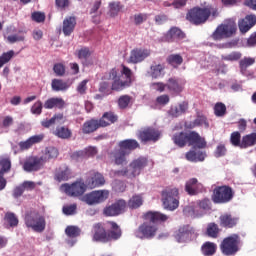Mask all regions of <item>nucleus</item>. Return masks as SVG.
<instances>
[{
  "label": "nucleus",
  "instance_id": "22",
  "mask_svg": "<svg viewBox=\"0 0 256 256\" xmlns=\"http://www.w3.org/2000/svg\"><path fill=\"white\" fill-rule=\"evenodd\" d=\"M98 129H101L99 119L92 118L83 123L81 131L83 135H91V133H95Z\"/></svg>",
  "mask_w": 256,
  "mask_h": 256
},
{
  "label": "nucleus",
  "instance_id": "57",
  "mask_svg": "<svg viewBox=\"0 0 256 256\" xmlns=\"http://www.w3.org/2000/svg\"><path fill=\"white\" fill-rule=\"evenodd\" d=\"M196 123V127H206L209 128V122H207V117L205 115H198L194 120Z\"/></svg>",
  "mask_w": 256,
  "mask_h": 256
},
{
  "label": "nucleus",
  "instance_id": "41",
  "mask_svg": "<svg viewBox=\"0 0 256 256\" xmlns=\"http://www.w3.org/2000/svg\"><path fill=\"white\" fill-rule=\"evenodd\" d=\"M168 37H170L172 41H183L186 35L184 34V32H182L181 29L177 27H172L168 32Z\"/></svg>",
  "mask_w": 256,
  "mask_h": 256
},
{
  "label": "nucleus",
  "instance_id": "24",
  "mask_svg": "<svg viewBox=\"0 0 256 256\" xmlns=\"http://www.w3.org/2000/svg\"><path fill=\"white\" fill-rule=\"evenodd\" d=\"M43 139H45V135L38 134L28 138L26 141L19 142L18 145L22 151H27V149H31V147L37 145V143H41Z\"/></svg>",
  "mask_w": 256,
  "mask_h": 256
},
{
  "label": "nucleus",
  "instance_id": "20",
  "mask_svg": "<svg viewBox=\"0 0 256 256\" xmlns=\"http://www.w3.org/2000/svg\"><path fill=\"white\" fill-rule=\"evenodd\" d=\"M256 25V16L253 14L246 15L245 18L238 20V28L242 35L251 31Z\"/></svg>",
  "mask_w": 256,
  "mask_h": 256
},
{
  "label": "nucleus",
  "instance_id": "43",
  "mask_svg": "<svg viewBox=\"0 0 256 256\" xmlns=\"http://www.w3.org/2000/svg\"><path fill=\"white\" fill-rule=\"evenodd\" d=\"M143 205V196L141 195H133L131 199L128 201V207L130 209H139Z\"/></svg>",
  "mask_w": 256,
  "mask_h": 256
},
{
  "label": "nucleus",
  "instance_id": "44",
  "mask_svg": "<svg viewBox=\"0 0 256 256\" xmlns=\"http://www.w3.org/2000/svg\"><path fill=\"white\" fill-rule=\"evenodd\" d=\"M0 167V176L5 175V173H9L11 171V159L8 157H1Z\"/></svg>",
  "mask_w": 256,
  "mask_h": 256
},
{
  "label": "nucleus",
  "instance_id": "29",
  "mask_svg": "<svg viewBox=\"0 0 256 256\" xmlns=\"http://www.w3.org/2000/svg\"><path fill=\"white\" fill-rule=\"evenodd\" d=\"M53 135L58 139L69 140L73 137V131L69 126H57L53 131Z\"/></svg>",
  "mask_w": 256,
  "mask_h": 256
},
{
  "label": "nucleus",
  "instance_id": "64",
  "mask_svg": "<svg viewBox=\"0 0 256 256\" xmlns=\"http://www.w3.org/2000/svg\"><path fill=\"white\" fill-rule=\"evenodd\" d=\"M32 21H35L36 23H43L45 21V13L43 12L32 13Z\"/></svg>",
  "mask_w": 256,
  "mask_h": 256
},
{
  "label": "nucleus",
  "instance_id": "11",
  "mask_svg": "<svg viewBox=\"0 0 256 256\" xmlns=\"http://www.w3.org/2000/svg\"><path fill=\"white\" fill-rule=\"evenodd\" d=\"M233 197H235V190H233L231 186H217L213 190L212 201L213 203L224 205L225 203L233 201Z\"/></svg>",
  "mask_w": 256,
  "mask_h": 256
},
{
  "label": "nucleus",
  "instance_id": "58",
  "mask_svg": "<svg viewBox=\"0 0 256 256\" xmlns=\"http://www.w3.org/2000/svg\"><path fill=\"white\" fill-rule=\"evenodd\" d=\"M254 63H255V58L245 57L239 62L240 69H247V67H251V65H253Z\"/></svg>",
  "mask_w": 256,
  "mask_h": 256
},
{
  "label": "nucleus",
  "instance_id": "13",
  "mask_svg": "<svg viewBox=\"0 0 256 256\" xmlns=\"http://www.w3.org/2000/svg\"><path fill=\"white\" fill-rule=\"evenodd\" d=\"M137 137L144 145L146 143H157L161 139V131L153 127H147L137 133Z\"/></svg>",
  "mask_w": 256,
  "mask_h": 256
},
{
  "label": "nucleus",
  "instance_id": "36",
  "mask_svg": "<svg viewBox=\"0 0 256 256\" xmlns=\"http://www.w3.org/2000/svg\"><path fill=\"white\" fill-rule=\"evenodd\" d=\"M200 251L203 256H213L217 253V244L215 242L206 241L202 244Z\"/></svg>",
  "mask_w": 256,
  "mask_h": 256
},
{
  "label": "nucleus",
  "instance_id": "26",
  "mask_svg": "<svg viewBox=\"0 0 256 256\" xmlns=\"http://www.w3.org/2000/svg\"><path fill=\"white\" fill-rule=\"evenodd\" d=\"M100 123V127H109L110 125H113L114 123H117L119 121V116L115 114V112L109 111L105 112L100 119H98Z\"/></svg>",
  "mask_w": 256,
  "mask_h": 256
},
{
  "label": "nucleus",
  "instance_id": "30",
  "mask_svg": "<svg viewBox=\"0 0 256 256\" xmlns=\"http://www.w3.org/2000/svg\"><path fill=\"white\" fill-rule=\"evenodd\" d=\"M64 109L65 100L59 97H52L44 102V109Z\"/></svg>",
  "mask_w": 256,
  "mask_h": 256
},
{
  "label": "nucleus",
  "instance_id": "9",
  "mask_svg": "<svg viewBox=\"0 0 256 256\" xmlns=\"http://www.w3.org/2000/svg\"><path fill=\"white\" fill-rule=\"evenodd\" d=\"M241 244V238L239 234H232L225 237L220 243V251L222 255L233 256L239 253V245Z\"/></svg>",
  "mask_w": 256,
  "mask_h": 256
},
{
  "label": "nucleus",
  "instance_id": "37",
  "mask_svg": "<svg viewBox=\"0 0 256 256\" xmlns=\"http://www.w3.org/2000/svg\"><path fill=\"white\" fill-rule=\"evenodd\" d=\"M256 145V132L247 134L242 137L241 149H247Z\"/></svg>",
  "mask_w": 256,
  "mask_h": 256
},
{
  "label": "nucleus",
  "instance_id": "8",
  "mask_svg": "<svg viewBox=\"0 0 256 256\" xmlns=\"http://www.w3.org/2000/svg\"><path fill=\"white\" fill-rule=\"evenodd\" d=\"M162 203L164 209L168 211H175L179 207V189L168 186L161 192Z\"/></svg>",
  "mask_w": 256,
  "mask_h": 256
},
{
  "label": "nucleus",
  "instance_id": "61",
  "mask_svg": "<svg viewBox=\"0 0 256 256\" xmlns=\"http://www.w3.org/2000/svg\"><path fill=\"white\" fill-rule=\"evenodd\" d=\"M227 154V148L223 144H219L214 152L215 157H225Z\"/></svg>",
  "mask_w": 256,
  "mask_h": 256
},
{
  "label": "nucleus",
  "instance_id": "49",
  "mask_svg": "<svg viewBox=\"0 0 256 256\" xmlns=\"http://www.w3.org/2000/svg\"><path fill=\"white\" fill-rule=\"evenodd\" d=\"M5 221L10 227H17L19 225V218L13 212H8L5 214Z\"/></svg>",
  "mask_w": 256,
  "mask_h": 256
},
{
  "label": "nucleus",
  "instance_id": "17",
  "mask_svg": "<svg viewBox=\"0 0 256 256\" xmlns=\"http://www.w3.org/2000/svg\"><path fill=\"white\" fill-rule=\"evenodd\" d=\"M43 163H45V159L43 157L32 156L24 162L23 169L24 171H27V173L39 171V169L43 167Z\"/></svg>",
  "mask_w": 256,
  "mask_h": 256
},
{
  "label": "nucleus",
  "instance_id": "55",
  "mask_svg": "<svg viewBox=\"0 0 256 256\" xmlns=\"http://www.w3.org/2000/svg\"><path fill=\"white\" fill-rule=\"evenodd\" d=\"M53 71H54L56 77H64V75L66 73L65 64H63V63L54 64Z\"/></svg>",
  "mask_w": 256,
  "mask_h": 256
},
{
  "label": "nucleus",
  "instance_id": "4",
  "mask_svg": "<svg viewBox=\"0 0 256 256\" xmlns=\"http://www.w3.org/2000/svg\"><path fill=\"white\" fill-rule=\"evenodd\" d=\"M211 15L212 17H217V8H214L211 5H208L204 8L196 6L191 8L187 12L186 19L187 21L192 23V25H204V23H207V21H209Z\"/></svg>",
  "mask_w": 256,
  "mask_h": 256
},
{
  "label": "nucleus",
  "instance_id": "39",
  "mask_svg": "<svg viewBox=\"0 0 256 256\" xmlns=\"http://www.w3.org/2000/svg\"><path fill=\"white\" fill-rule=\"evenodd\" d=\"M52 91H67L69 89V83L64 81L63 79H53L51 82Z\"/></svg>",
  "mask_w": 256,
  "mask_h": 256
},
{
  "label": "nucleus",
  "instance_id": "2",
  "mask_svg": "<svg viewBox=\"0 0 256 256\" xmlns=\"http://www.w3.org/2000/svg\"><path fill=\"white\" fill-rule=\"evenodd\" d=\"M136 149H141V144L136 139L121 140L117 143V148L108 153V157L114 165H127V156Z\"/></svg>",
  "mask_w": 256,
  "mask_h": 256
},
{
  "label": "nucleus",
  "instance_id": "31",
  "mask_svg": "<svg viewBox=\"0 0 256 256\" xmlns=\"http://www.w3.org/2000/svg\"><path fill=\"white\" fill-rule=\"evenodd\" d=\"M166 89L174 95H179L183 92V84L179 83L177 78H169L166 83Z\"/></svg>",
  "mask_w": 256,
  "mask_h": 256
},
{
  "label": "nucleus",
  "instance_id": "19",
  "mask_svg": "<svg viewBox=\"0 0 256 256\" xmlns=\"http://www.w3.org/2000/svg\"><path fill=\"white\" fill-rule=\"evenodd\" d=\"M195 229L190 225H183L175 232V239L178 243H185L193 237Z\"/></svg>",
  "mask_w": 256,
  "mask_h": 256
},
{
  "label": "nucleus",
  "instance_id": "3",
  "mask_svg": "<svg viewBox=\"0 0 256 256\" xmlns=\"http://www.w3.org/2000/svg\"><path fill=\"white\" fill-rule=\"evenodd\" d=\"M172 141L176 147H196L197 149H205L207 141L197 131L176 132L172 135Z\"/></svg>",
  "mask_w": 256,
  "mask_h": 256
},
{
  "label": "nucleus",
  "instance_id": "14",
  "mask_svg": "<svg viewBox=\"0 0 256 256\" xmlns=\"http://www.w3.org/2000/svg\"><path fill=\"white\" fill-rule=\"evenodd\" d=\"M127 209V201L123 199H118L114 203L107 205L103 209V214L106 217H117L123 213Z\"/></svg>",
  "mask_w": 256,
  "mask_h": 256
},
{
  "label": "nucleus",
  "instance_id": "62",
  "mask_svg": "<svg viewBox=\"0 0 256 256\" xmlns=\"http://www.w3.org/2000/svg\"><path fill=\"white\" fill-rule=\"evenodd\" d=\"M77 57L78 59H89L91 57V51L89 48H82L78 50Z\"/></svg>",
  "mask_w": 256,
  "mask_h": 256
},
{
  "label": "nucleus",
  "instance_id": "32",
  "mask_svg": "<svg viewBox=\"0 0 256 256\" xmlns=\"http://www.w3.org/2000/svg\"><path fill=\"white\" fill-rule=\"evenodd\" d=\"M75 25H77L75 17L70 16L64 19L62 31L66 37H69L75 31Z\"/></svg>",
  "mask_w": 256,
  "mask_h": 256
},
{
  "label": "nucleus",
  "instance_id": "54",
  "mask_svg": "<svg viewBox=\"0 0 256 256\" xmlns=\"http://www.w3.org/2000/svg\"><path fill=\"white\" fill-rule=\"evenodd\" d=\"M43 107V102L38 100L32 105L30 111L33 115H41L43 113Z\"/></svg>",
  "mask_w": 256,
  "mask_h": 256
},
{
  "label": "nucleus",
  "instance_id": "10",
  "mask_svg": "<svg viewBox=\"0 0 256 256\" xmlns=\"http://www.w3.org/2000/svg\"><path fill=\"white\" fill-rule=\"evenodd\" d=\"M103 81H112L111 90L112 91H124L127 87H131L130 80H121V76H119V71L117 68H112L109 72H106L103 77Z\"/></svg>",
  "mask_w": 256,
  "mask_h": 256
},
{
  "label": "nucleus",
  "instance_id": "23",
  "mask_svg": "<svg viewBox=\"0 0 256 256\" xmlns=\"http://www.w3.org/2000/svg\"><path fill=\"white\" fill-rule=\"evenodd\" d=\"M54 179L61 183L62 181H69L71 179V169L69 166L63 165L55 169Z\"/></svg>",
  "mask_w": 256,
  "mask_h": 256
},
{
  "label": "nucleus",
  "instance_id": "12",
  "mask_svg": "<svg viewBox=\"0 0 256 256\" xmlns=\"http://www.w3.org/2000/svg\"><path fill=\"white\" fill-rule=\"evenodd\" d=\"M60 191L69 197H81L87 191V186L81 181H76L72 184L64 183L60 186Z\"/></svg>",
  "mask_w": 256,
  "mask_h": 256
},
{
  "label": "nucleus",
  "instance_id": "38",
  "mask_svg": "<svg viewBox=\"0 0 256 256\" xmlns=\"http://www.w3.org/2000/svg\"><path fill=\"white\" fill-rule=\"evenodd\" d=\"M59 157V150L54 146H48L44 150V163L51 161V159H57Z\"/></svg>",
  "mask_w": 256,
  "mask_h": 256
},
{
  "label": "nucleus",
  "instance_id": "48",
  "mask_svg": "<svg viewBox=\"0 0 256 256\" xmlns=\"http://www.w3.org/2000/svg\"><path fill=\"white\" fill-rule=\"evenodd\" d=\"M65 233L67 237H70V239H75V237H79L81 235V229L77 226H68L65 229Z\"/></svg>",
  "mask_w": 256,
  "mask_h": 256
},
{
  "label": "nucleus",
  "instance_id": "40",
  "mask_svg": "<svg viewBox=\"0 0 256 256\" xmlns=\"http://www.w3.org/2000/svg\"><path fill=\"white\" fill-rule=\"evenodd\" d=\"M221 233V228L215 222H211L208 224L206 229V235H208L211 239H217L219 234Z\"/></svg>",
  "mask_w": 256,
  "mask_h": 256
},
{
  "label": "nucleus",
  "instance_id": "34",
  "mask_svg": "<svg viewBox=\"0 0 256 256\" xmlns=\"http://www.w3.org/2000/svg\"><path fill=\"white\" fill-rule=\"evenodd\" d=\"M188 109L189 103L182 102L178 106H171V108L168 111V115H170V117H180V115L187 113Z\"/></svg>",
  "mask_w": 256,
  "mask_h": 256
},
{
  "label": "nucleus",
  "instance_id": "28",
  "mask_svg": "<svg viewBox=\"0 0 256 256\" xmlns=\"http://www.w3.org/2000/svg\"><path fill=\"white\" fill-rule=\"evenodd\" d=\"M91 178L88 180V187L95 189V187H102L105 183V177L99 172L92 171Z\"/></svg>",
  "mask_w": 256,
  "mask_h": 256
},
{
  "label": "nucleus",
  "instance_id": "35",
  "mask_svg": "<svg viewBox=\"0 0 256 256\" xmlns=\"http://www.w3.org/2000/svg\"><path fill=\"white\" fill-rule=\"evenodd\" d=\"M187 161L191 163H197L199 161H205L207 154L203 151L190 150L185 154Z\"/></svg>",
  "mask_w": 256,
  "mask_h": 256
},
{
  "label": "nucleus",
  "instance_id": "25",
  "mask_svg": "<svg viewBox=\"0 0 256 256\" xmlns=\"http://www.w3.org/2000/svg\"><path fill=\"white\" fill-rule=\"evenodd\" d=\"M93 232V241H98L100 243H108L107 231L101 223L94 225Z\"/></svg>",
  "mask_w": 256,
  "mask_h": 256
},
{
  "label": "nucleus",
  "instance_id": "53",
  "mask_svg": "<svg viewBox=\"0 0 256 256\" xmlns=\"http://www.w3.org/2000/svg\"><path fill=\"white\" fill-rule=\"evenodd\" d=\"M129 103H131V96L129 95H122L118 99L119 109H127L129 107Z\"/></svg>",
  "mask_w": 256,
  "mask_h": 256
},
{
  "label": "nucleus",
  "instance_id": "63",
  "mask_svg": "<svg viewBox=\"0 0 256 256\" xmlns=\"http://www.w3.org/2000/svg\"><path fill=\"white\" fill-rule=\"evenodd\" d=\"M87 83H89V80H83L78 84L76 91L80 95H85V93H87Z\"/></svg>",
  "mask_w": 256,
  "mask_h": 256
},
{
  "label": "nucleus",
  "instance_id": "46",
  "mask_svg": "<svg viewBox=\"0 0 256 256\" xmlns=\"http://www.w3.org/2000/svg\"><path fill=\"white\" fill-rule=\"evenodd\" d=\"M167 63L168 65H171L172 67H179L183 63V56L179 54H172L167 57Z\"/></svg>",
  "mask_w": 256,
  "mask_h": 256
},
{
  "label": "nucleus",
  "instance_id": "59",
  "mask_svg": "<svg viewBox=\"0 0 256 256\" xmlns=\"http://www.w3.org/2000/svg\"><path fill=\"white\" fill-rule=\"evenodd\" d=\"M224 61H239L241 59V52H232L226 56H223Z\"/></svg>",
  "mask_w": 256,
  "mask_h": 256
},
{
  "label": "nucleus",
  "instance_id": "60",
  "mask_svg": "<svg viewBox=\"0 0 256 256\" xmlns=\"http://www.w3.org/2000/svg\"><path fill=\"white\" fill-rule=\"evenodd\" d=\"M150 87L154 89V91H158L159 93H163L165 89H167V86L163 82H153L150 84Z\"/></svg>",
  "mask_w": 256,
  "mask_h": 256
},
{
  "label": "nucleus",
  "instance_id": "16",
  "mask_svg": "<svg viewBox=\"0 0 256 256\" xmlns=\"http://www.w3.org/2000/svg\"><path fill=\"white\" fill-rule=\"evenodd\" d=\"M150 55L151 50L149 49L134 48L130 52L128 63H133L134 65H137V63H143V61L146 60Z\"/></svg>",
  "mask_w": 256,
  "mask_h": 256
},
{
  "label": "nucleus",
  "instance_id": "51",
  "mask_svg": "<svg viewBox=\"0 0 256 256\" xmlns=\"http://www.w3.org/2000/svg\"><path fill=\"white\" fill-rule=\"evenodd\" d=\"M241 133L239 131H235L231 133L230 143L233 147H240L241 149Z\"/></svg>",
  "mask_w": 256,
  "mask_h": 256
},
{
  "label": "nucleus",
  "instance_id": "15",
  "mask_svg": "<svg viewBox=\"0 0 256 256\" xmlns=\"http://www.w3.org/2000/svg\"><path fill=\"white\" fill-rule=\"evenodd\" d=\"M107 199H109L108 190L93 191L83 197V200L87 205H97L103 203V201H107Z\"/></svg>",
  "mask_w": 256,
  "mask_h": 256
},
{
  "label": "nucleus",
  "instance_id": "50",
  "mask_svg": "<svg viewBox=\"0 0 256 256\" xmlns=\"http://www.w3.org/2000/svg\"><path fill=\"white\" fill-rule=\"evenodd\" d=\"M98 91L103 95V97H107V95H111V93H113V90L111 89V85L109 84V82H105V81L99 84Z\"/></svg>",
  "mask_w": 256,
  "mask_h": 256
},
{
  "label": "nucleus",
  "instance_id": "42",
  "mask_svg": "<svg viewBox=\"0 0 256 256\" xmlns=\"http://www.w3.org/2000/svg\"><path fill=\"white\" fill-rule=\"evenodd\" d=\"M151 77L152 79H159L161 75H163V71H165V65L163 64H154L150 67Z\"/></svg>",
  "mask_w": 256,
  "mask_h": 256
},
{
  "label": "nucleus",
  "instance_id": "27",
  "mask_svg": "<svg viewBox=\"0 0 256 256\" xmlns=\"http://www.w3.org/2000/svg\"><path fill=\"white\" fill-rule=\"evenodd\" d=\"M110 224V230L107 233V239L108 243L109 241H117L121 239V235H123V232L121 231V228L116 222H109Z\"/></svg>",
  "mask_w": 256,
  "mask_h": 256
},
{
  "label": "nucleus",
  "instance_id": "18",
  "mask_svg": "<svg viewBox=\"0 0 256 256\" xmlns=\"http://www.w3.org/2000/svg\"><path fill=\"white\" fill-rule=\"evenodd\" d=\"M185 191L190 196L199 195V193H203L205 191V187L202 183L197 180V178H191L186 181Z\"/></svg>",
  "mask_w": 256,
  "mask_h": 256
},
{
  "label": "nucleus",
  "instance_id": "1",
  "mask_svg": "<svg viewBox=\"0 0 256 256\" xmlns=\"http://www.w3.org/2000/svg\"><path fill=\"white\" fill-rule=\"evenodd\" d=\"M143 219L145 222L135 231V236L138 239H153L159 231L155 223H165L169 216L157 211H148L143 215Z\"/></svg>",
  "mask_w": 256,
  "mask_h": 256
},
{
  "label": "nucleus",
  "instance_id": "33",
  "mask_svg": "<svg viewBox=\"0 0 256 256\" xmlns=\"http://www.w3.org/2000/svg\"><path fill=\"white\" fill-rule=\"evenodd\" d=\"M99 9H101V0H96L90 8V15H92V23H94L95 25H99V23H101L102 12H99Z\"/></svg>",
  "mask_w": 256,
  "mask_h": 256
},
{
  "label": "nucleus",
  "instance_id": "21",
  "mask_svg": "<svg viewBox=\"0 0 256 256\" xmlns=\"http://www.w3.org/2000/svg\"><path fill=\"white\" fill-rule=\"evenodd\" d=\"M237 223H239V218L229 213H224L219 216V226L222 227V229H233L237 227Z\"/></svg>",
  "mask_w": 256,
  "mask_h": 256
},
{
  "label": "nucleus",
  "instance_id": "6",
  "mask_svg": "<svg viewBox=\"0 0 256 256\" xmlns=\"http://www.w3.org/2000/svg\"><path fill=\"white\" fill-rule=\"evenodd\" d=\"M149 165V159L145 156H140L129 164V168L117 170L115 175L117 177H127L128 179H135V177L141 175V172L145 167Z\"/></svg>",
  "mask_w": 256,
  "mask_h": 256
},
{
  "label": "nucleus",
  "instance_id": "7",
  "mask_svg": "<svg viewBox=\"0 0 256 256\" xmlns=\"http://www.w3.org/2000/svg\"><path fill=\"white\" fill-rule=\"evenodd\" d=\"M236 34L237 23L234 20H227L224 24L218 25L210 37L213 41H223V39H229Z\"/></svg>",
  "mask_w": 256,
  "mask_h": 256
},
{
  "label": "nucleus",
  "instance_id": "5",
  "mask_svg": "<svg viewBox=\"0 0 256 256\" xmlns=\"http://www.w3.org/2000/svg\"><path fill=\"white\" fill-rule=\"evenodd\" d=\"M24 223L28 229H32L35 233H43L47 227L45 212L37 209L28 210L24 215Z\"/></svg>",
  "mask_w": 256,
  "mask_h": 256
},
{
  "label": "nucleus",
  "instance_id": "52",
  "mask_svg": "<svg viewBox=\"0 0 256 256\" xmlns=\"http://www.w3.org/2000/svg\"><path fill=\"white\" fill-rule=\"evenodd\" d=\"M12 57H15V51L10 50L8 52H4L0 56V69H1V67H3V65H6V63H9V61H11Z\"/></svg>",
  "mask_w": 256,
  "mask_h": 256
},
{
  "label": "nucleus",
  "instance_id": "45",
  "mask_svg": "<svg viewBox=\"0 0 256 256\" xmlns=\"http://www.w3.org/2000/svg\"><path fill=\"white\" fill-rule=\"evenodd\" d=\"M121 9H123V5H121V2H110L109 3V16L114 18L119 15L121 12Z\"/></svg>",
  "mask_w": 256,
  "mask_h": 256
},
{
  "label": "nucleus",
  "instance_id": "47",
  "mask_svg": "<svg viewBox=\"0 0 256 256\" xmlns=\"http://www.w3.org/2000/svg\"><path fill=\"white\" fill-rule=\"evenodd\" d=\"M227 114V106L223 102H217L214 106V115L216 117H225Z\"/></svg>",
  "mask_w": 256,
  "mask_h": 256
},
{
  "label": "nucleus",
  "instance_id": "56",
  "mask_svg": "<svg viewBox=\"0 0 256 256\" xmlns=\"http://www.w3.org/2000/svg\"><path fill=\"white\" fill-rule=\"evenodd\" d=\"M149 19V15L145 13H138L134 15V23L135 25H141L145 23Z\"/></svg>",
  "mask_w": 256,
  "mask_h": 256
}]
</instances>
